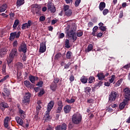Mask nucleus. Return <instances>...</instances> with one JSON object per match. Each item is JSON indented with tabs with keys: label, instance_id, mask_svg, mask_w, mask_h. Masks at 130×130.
Wrapping results in <instances>:
<instances>
[{
	"label": "nucleus",
	"instance_id": "f03ea898",
	"mask_svg": "<svg viewBox=\"0 0 130 130\" xmlns=\"http://www.w3.org/2000/svg\"><path fill=\"white\" fill-rule=\"evenodd\" d=\"M31 8L34 14H36L37 16H41L42 13L41 12V7L37 4H33L31 5Z\"/></svg>",
	"mask_w": 130,
	"mask_h": 130
},
{
	"label": "nucleus",
	"instance_id": "4be33fe9",
	"mask_svg": "<svg viewBox=\"0 0 130 130\" xmlns=\"http://www.w3.org/2000/svg\"><path fill=\"white\" fill-rule=\"evenodd\" d=\"M29 79V81H30V82L34 84V83H35V80H38V77H36L35 76H33L32 75H30L28 77Z\"/></svg>",
	"mask_w": 130,
	"mask_h": 130
},
{
	"label": "nucleus",
	"instance_id": "c9c22d12",
	"mask_svg": "<svg viewBox=\"0 0 130 130\" xmlns=\"http://www.w3.org/2000/svg\"><path fill=\"white\" fill-rule=\"evenodd\" d=\"M88 81L90 84H92V83L95 81V78L93 76L89 77L88 78Z\"/></svg>",
	"mask_w": 130,
	"mask_h": 130
},
{
	"label": "nucleus",
	"instance_id": "9d476101",
	"mask_svg": "<svg viewBox=\"0 0 130 130\" xmlns=\"http://www.w3.org/2000/svg\"><path fill=\"white\" fill-rule=\"evenodd\" d=\"M18 50L20 52L26 53L27 52V45L25 44H21L19 47Z\"/></svg>",
	"mask_w": 130,
	"mask_h": 130
},
{
	"label": "nucleus",
	"instance_id": "3c124183",
	"mask_svg": "<svg viewBox=\"0 0 130 130\" xmlns=\"http://www.w3.org/2000/svg\"><path fill=\"white\" fill-rule=\"evenodd\" d=\"M13 47H17L18 46V41H14L12 44Z\"/></svg>",
	"mask_w": 130,
	"mask_h": 130
},
{
	"label": "nucleus",
	"instance_id": "e2e57ef3",
	"mask_svg": "<svg viewBox=\"0 0 130 130\" xmlns=\"http://www.w3.org/2000/svg\"><path fill=\"white\" fill-rule=\"evenodd\" d=\"M85 91L88 93H90V92H91V88L90 87H86L85 88Z\"/></svg>",
	"mask_w": 130,
	"mask_h": 130
},
{
	"label": "nucleus",
	"instance_id": "680f3d73",
	"mask_svg": "<svg viewBox=\"0 0 130 130\" xmlns=\"http://www.w3.org/2000/svg\"><path fill=\"white\" fill-rule=\"evenodd\" d=\"M42 85H43V81H40L37 84V86H39V87H42Z\"/></svg>",
	"mask_w": 130,
	"mask_h": 130
},
{
	"label": "nucleus",
	"instance_id": "a19ab883",
	"mask_svg": "<svg viewBox=\"0 0 130 130\" xmlns=\"http://www.w3.org/2000/svg\"><path fill=\"white\" fill-rule=\"evenodd\" d=\"M61 110H62V107H58L56 110V113H60V112H61Z\"/></svg>",
	"mask_w": 130,
	"mask_h": 130
},
{
	"label": "nucleus",
	"instance_id": "dca6fc26",
	"mask_svg": "<svg viewBox=\"0 0 130 130\" xmlns=\"http://www.w3.org/2000/svg\"><path fill=\"white\" fill-rule=\"evenodd\" d=\"M8 107H9V105L7 103L2 102L0 104V108L3 111L5 110V108H8Z\"/></svg>",
	"mask_w": 130,
	"mask_h": 130
},
{
	"label": "nucleus",
	"instance_id": "09e8293b",
	"mask_svg": "<svg viewBox=\"0 0 130 130\" xmlns=\"http://www.w3.org/2000/svg\"><path fill=\"white\" fill-rule=\"evenodd\" d=\"M102 85V82H99V83H98L94 86V88H96V89H98V88H99V87H100V86H101Z\"/></svg>",
	"mask_w": 130,
	"mask_h": 130
},
{
	"label": "nucleus",
	"instance_id": "a211bd4d",
	"mask_svg": "<svg viewBox=\"0 0 130 130\" xmlns=\"http://www.w3.org/2000/svg\"><path fill=\"white\" fill-rule=\"evenodd\" d=\"M23 65L21 62H18L15 64V68H16L17 70H22L23 69Z\"/></svg>",
	"mask_w": 130,
	"mask_h": 130
},
{
	"label": "nucleus",
	"instance_id": "49530a36",
	"mask_svg": "<svg viewBox=\"0 0 130 130\" xmlns=\"http://www.w3.org/2000/svg\"><path fill=\"white\" fill-rule=\"evenodd\" d=\"M76 34L78 37H81V36H83V31L80 30L79 31H77Z\"/></svg>",
	"mask_w": 130,
	"mask_h": 130
},
{
	"label": "nucleus",
	"instance_id": "0e129e2a",
	"mask_svg": "<svg viewBox=\"0 0 130 130\" xmlns=\"http://www.w3.org/2000/svg\"><path fill=\"white\" fill-rule=\"evenodd\" d=\"M27 88H29V89H34V84H32L30 83V84H29V86H27Z\"/></svg>",
	"mask_w": 130,
	"mask_h": 130
},
{
	"label": "nucleus",
	"instance_id": "58836bf2",
	"mask_svg": "<svg viewBox=\"0 0 130 130\" xmlns=\"http://www.w3.org/2000/svg\"><path fill=\"white\" fill-rule=\"evenodd\" d=\"M71 10L70 9V6L68 5H64L63 6V11L64 12Z\"/></svg>",
	"mask_w": 130,
	"mask_h": 130
},
{
	"label": "nucleus",
	"instance_id": "774afa93",
	"mask_svg": "<svg viewBox=\"0 0 130 130\" xmlns=\"http://www.w3.org/2000/svg\"><path fill=\"white\" fill-rule=\"evenodd\" d=\"M58 82H59V80H58V79H57V78H55L54 79V82H53V83H54V84H57V83H58Z\"/></svg>",
	"mask_w": 130,
	"mask_h": 130
},
{
	"label": "nucleus",
	"instance_id": "79ce46f5",
	"mask_svg": "<svg viewBox=\"0 0 130 130\" xmlns=\"http://www.w3.org/2000/svg\"><path fill=\"white\" fill-rule=\"evenodd\" d=\"M114 80H115V75H112L111 79H109L110 83H113Z\"/></svg>",
	"mask_w": 130,
	"mask_h": 130
},
{
	"label": "nucleus",
	"instance_id": "b1692460",
	"mask_svg": "<svg viewBox=\"0 0 130 130\" xmlns=\"http://www.w3.org/2000/svg\"><path fill=\"white\" fill-rule=\"evenodd\" d=\"M16 120L18 124H20V125L23 126V120H22L21 118H20L19 117H16Z\"/></svg>",
	"mask_w": 130,
	"mask_h": 130
},
{
	"label": "nucleus",
	"instance_id": "a878e982",
	"mask_svg": "<svg viewBox=\"0 0 130 130\" xmlns=\"http://www.w3.org/2000/svg\"><path fill=\"white\" fill-rule=\"evenodd\" d=\"M7 8H8L7 4H3L1 7L0 13H3V12H5V11L7 10Z\"/></svg>",
	"mask_w": 130,
	"mask_h": 130
},
{
	"label": "nucleus",
	"instance_id": "f257e3e1",
	"mask_svg": "<svg viewBox=\"0 0 130 130\" xmlns=\"http://www.w3.org/2000/svg\"><path fill=\"white\" fill-rule=\"evenodd\" d=\"M76 31H77V26L73 24L71 25L69 30L67 32L68 38L73 40V42H75L77 38V36H76Z\"/></svg>",
	"mask_w": 130,
	"mask_h": 130
},
{
	"label": "nucleus",
	"instance_id": "37998d69",
	"mask_svg": "<svg viewBox=\"0 0 130 130\" xmlns=\"http://www.w3.org/2000/svg\"><path fill=\"white\" fill-rule=\"evenodd\" d=\"M109 13V10L107 9H105L103 11V14L104 16H106Z\"/></svg>",
	"mask_w": 130,
	"mask_h": 130
},
{
	"label": "nucleus",
	"instance_id": "69168bd1",
	"mask_svg": "<svg viewBox=\"0 0 130 130\" xmlns=\"http://www.w3.org/2000/svg\"><path fill=\"white\" fill-rule=\"evenodd\" d=\"M70 66H71V63L70 62H69L67 64H65L64 69H69V68H70Z\"/></svg>",
	"mask_w": 130,
	"mask_h": 130
},
{
	"label": "nucleus",
	"instance_id": "de8ad7c7",
	"mask_svg": "<svg viewBox=\"0 0 130 130\" xmlns=\"http://www.w3.org/2000/svg\"><path fill=\"white\" fill-rule=\"evenodd\" d=\"M66 102H67V103H70V104L74 103V102H75V99H71V100L67 99L66 100Z\"/></svg>",
	"mask_w": 130,
	"mask_h": 130
},
{
	"label": "nucleus",
	"instance_id": "bb28decb",
	"mask_svg": "<svg viewBox=\"0 0 130 130\" xmlns=\"http://www.w3.org/2000/svg\"><path fill=\"white\" fill-rule=\"evenodd\" d=\"M24 0H17L16 2V5L17 7H21L22 5H24L25 2Z\"/></svg>",
	"mask_w": 130,
	"mask_h": 130
},
{
	"label": "nucleus",
	"instance_id": "c85d7f7f",
	"mask_svg": "<svg viewBox=\"0 0 130 130\" xmlns=\"http://www.w3.org/2000/svg\"><path fill=\"white\" fill-rule=\"evenodd\" d=\"M97 30H98V26H94L92 29V32L91 34L93 36H96V32H97Z\"/></svg>",
	"mask_w": 130,
	"mask_h": 130
},
{
	"label": "nucleus",
	"instance_id": "c03bdc74",
	"mask_svg": "<svg viewBox=\"0 0 130 130\" xmlns=\"http://www.w3.org/2000/svg\"><path fill=\"white\" fill-rule=\"evenodd\" d=\"M80 4H81V0H76L75 3V7H79L80 5Z\"/></svg>",
	"mask_w": 130,
	"mask_h": 130
},
{
	"label": "nucleus",
	"instance_id": "4d7b16f0",
	"mask_svg": "<svg viewBox=\"0 0 130 130\" xmlns=\"http://www.w3.org/2000/svg\"><path fill=\"white\" fill-rule=\"evenodd\" d=\"M130 68V63L127 64V65H125L123 66L122 69H125L126 70H127V69H129Z\"/></svg>",
	"mask_w": 130,
	"mask_h": 130
},
{
	"label": "nucleus",
	"instance_id": "ddd939ff",
	"mask_svg": "<svg viewBox=\"0 0 130 130\" xmlns=\"http://www.w3.org/2000/svg\"><path fill=\"white\" fill-rule=\"evenodd\" d=\"M39 51L41 53H43L46 51V44L45 43H41L40 44V47Z\"/></svg>",
	"mask_w": 130,
	"mask_h": 130
},
{
	"label": "nucleus",
	"instance_id": "052dcab7",
	"mask_svg": "<svg viewBox=\"0 0 130 130\" xmlns=\"http://www.w3.org/2000/svg\"><path fill=\"white\" fill-rule=\"evenodd\" d=\"M99 28L102 31H106V26H103L102 27H100Z\"/></svg>",
	"mask_w": 130,
	"mask_h": 130
},
{
	"label": "nucleus",
	"instance_id": "6e6552de",
	"mask_svg": "<svg viewBox=\"0 0 130 130\" xmlns=\"http://www.w3.org/2000/svg\"><path fill=\"white\" fill-rule=\"evenodd\" d=\"M33 24V22L31 20H28L27 23H25L22 25L21 29L22 30H26V29H28V28H30L31 26H32Z\"/></svg>",
	"mask_w": 130,
	"mask_h": 130
},
{
	"label": "nucleus",
	"instance_id": "9b49d317",
	"mask_svg": "<svg viewBox=\"0 0 130 130\" xmlns=\"http://www.w3.org/2000/svg\"><path fill=\"white\" fill-rule=\"evenodd\" d=\"M124 97L126 100H130V89L125 88L124 89Z\"/></svg>",
	"mask_w": 130,
	"mask_h": 130
},
{
	"label": "nucleus",
	"instance_id": "e433bc0d",
	"mask_svg": "<svg viewBox=\"0 0 130 130\" xmlns=\"http://www.w3.org/2000/svg\"><path fill=\"white\" fill-rule=\"evenodd\" d=\"M50 89H52V91H55V90H56V84L52 83L50 86Z\"/></svg>",
	"mask_w": 130,
	"mask_h": 130
},
{
	"label": "nucleus",
	"instance_id": "f704fd0d",
	"mask_svg": "<svg viewBox=\"0 0 130 130\" xmlns=\"http://www.w3.org/2000/svg\"><path fill=\"white\" fill-rule=\"evenodd\" d=\"M19 20L16 19L14 23V24L13 25V28L14 29H16V28H17V26H18V25H19Z\"/></svg>",
	"mask_w": 130,
	"mask_h": 130
},
{
	"label": "nucleus",
	"instance_id": "338daca9",
	"mask_svg": "<svg viewBox=\"0 0 130 130\" xmlns=\"http://www.w3.org/2000/svg\"><path fill=\"white\" fill-rule=\"evenodd\" d=\"M63 37H64V34L63 33H61L59 36V38L60 39H62Z\"/></svg>",
	"mask_w": 130,
	"mask_h": 130
},
{
	"label": "nucleus",
	"instance_id": "20e7f679",
	"mask_svg": "<svg viewBox=\"0 0 130 130\" xmlns=\"http://www.w3.org/2000/svg\"><path fill=\"white\" fill-rule=\"evenodd\" d=\"M53 106H54V102L53 101H51L48 104L45 116L46 118H49V113L51 111V109L53 108Z\"/></svg>",
	"mask_w": 130,
	"mask_h": 130
},
{
	"label": "nucleus",
	"instance_id": "39448f33",
	"mask_svg": "<svg viewBox=\"0 0 130 130\" xmlns=\"http://www.w3.org/2000/svg\"><path fill=\"white\" fill-rule=\"evenodd\" d=\"M30 98L31 94L29 92L26 93L22 101L23 104H24V105H27V104H29Z\"/></svg>",
	"mask_w": 130,
	"mask_h": 130
},
{
	"label": "nucleus",
	"instance_id": "1a4fd4ad",
	"mask_svg": "<svg viewBox=\"0 0 130 130\" xmlns=\"http://www.w3.org/2000/svg\"><path fill=\"white\" fill-rule=\"evenodd\" d=\"M21 34L20 32H12L10 34V40H14L15 39V38H19L20 37V35Z\"/></svg>",
	"mask_w": 130,
	"mask_h": 130
},
{
	"label": "nucleus",
	"instance_id": "7c9ffc66",
	"mask_svg": "<svg viewBox=\"0 0 130 130\" xmlns=\"http://www.w3.org/2000/svg\"><path fill=\"white\" fill-rule=\"evenodd\" d=\"M64 14L66 16H67V17H71V16H72V14H73V12L71 9H70L69 10L66 11L64 12Z\"/></svg>",
	"mask_w": 130,
	"mask_h": 130
},
{
	"label": "nucleus",
	"instance_id": "ea45409f",
	"mask_svg": "<svg viewBox=\"0 0 130 130\" xmlns=\"http://www.w3.org/2000/svg\"><path fill=\"white\" fill-rule=\"evenodd\" d=\"M60 57H61V53H58L55 55L54 59L57 60L58 58H60Z\"/></svg>",
	"mask_w": 130,
	"mask_h": 130
},
{
	"label": "nucleus",
	"instance_id": "423d86ee",
	"mask_svg": "<svg viewBox=\"0 0 130 130\" xmlns=\"http://www.w3.org/2000/svg\"><path fill=\"white\" fill-rule=\"evenodd\" d=\"M117 97H118V93L116 91H112L109 94V101L110 102L115 101Z\"/></svg>",
	"mask_w": 130,
	"mask_h": 130
},
{
	"label": "nucleus",
	"instance_id": "5fc2aeb1",
	"mask_svg": "<svg viewBox=\"0 0 130 130\" xmlns=\"http://www.w3.org/2000/svg\"><path fill=\"white\" fill-rule=\"evenodd\" d=\"M40 21L41 22H43L44 21H45V16H42L40 17Z\"/></svg>",
	"mask_w": 130,
	"mask_h": 130
},
{
	"label": "nucleus",
	"instance_id": "603ef678",
	"mask_svg": "<svg viewBox=\"0 0 130 130\" xmlns=\"http://www.w3.org/2000/svg\"><path fill=\"white\" fill-rule=\"evenodd\" d=\"M69 80L70 82H74V81H75V77L74 75H71L69 78Z\"/></svg>",
	"mask_w": 130,
	"mask_h": 130
},
{
	"label": "nucleus",
	"instance_id": "a18cd8bd",
	"mask_svg": "<svg viewBox=\"0 0 130 130\" xmlns=\"http://www.w3.org/2000/svg\"><path fill=\"white\" fill-rule=\"evenodd\" d=\"M24 85L25 86V87H29V85H30V81H27V80H25L24 81Z\"/></svg>",
	"mask_w": 130,
	"mask_h": 130
},
{
	"label": "nucleus",
	"instance_id": "4468645a",
	"mask_svg": "<svg viewBox=\"0 0 130 130\" xmlns=\"http://www.w3.org/2000/svg\"><path fill=\"white\" fill-rule=\"evenodd\" d=\"M9 55L13 57H16V56H18V51L16 48H13L11 51H10Z\"/></svg>",
	"mask_w": 130,
	"mask_h": 130
},
{
	"label": "nucleus",
	"instance_id": "2eb2a0df",
	"mask_svg": "<svg viewBox=\"0 0 130 130\" xmlns=\"http://www.w3.org/2000/svg\"><path fill=\"white\" fill-rule=\"evenodd\" d=\"M71 109H72V107L70 105H66L64 107L63 110L65 113H70L71 112Z\"/></svg>",
	"mask_w": 130,
	"mask_h": 130
},
{
	"label": "nucleus",
	"instance_id": "c756f323",
	"mask_svg": "<svg viewBox=\"0 0 130 130\" xmlns=\"http://www.w3.org/2000/svg\"><path fill=\"white\" fill-rule=\"evenodd\" d=\"M125 105H126V103H125V102H123L121 103L119 107V109H120L121 110H122V109H123V108H124V107H125Z\"/></svg>",
	"mask_w": 130,
	"mask_h": 130
},
{
	"label": "nucleus",
	"instance_id": "393cba45",
	"mask_svg": "<svg viewBox=\"0 0 130 130\" xmlns=\"http://www.w3.org/2000/svg\"><path fill=\"white\" fill-rule=\"evenodd\" d=\"M80 81L83 84H87V82H88V78L85 76H83L81 78Z\"/></svg>",
	"mask_w": 130,
	"mask_h": 130
},
{
	"label": "nucleus",
	"instance_id": "4c0bfd02",
	"mask_svg": "<svg viewBox=\"0 0 130 130\" xmlns=\"http://www.w3.org/2000/svg\"><path fill=\"white\" fill-rule=\"evenodd\" d=\"M92 49H93V45H92V44H89L88 46L87 50H86V51L87 52H90V51H91Z\"/></svg>",
	"mask_w": 130,
	"mask_h": 130
},
{
	"label": "nucleus",
	"instance_id": "13d9d810",
	"mask_svg": "<svg viewBox=\"0 0 130 130\" xmlns=\"http://www.w3.org/2000/svg\"><path fill=\"white\" fill-rule=\"evenodd\" d=\"M63 106L62 105V102H61V101H59L58 102V107L62 108Z\"/></svg>",
	"mask_w": 130,
	"mask_h": 130
},
{
	"label": "nucleus",
	"instance_id": "bf43d9fd",
	"mask_svg": "<svg viewBox=\"0 0 130 130\" xmlns=\"http://www.w3.org/2000/svg\"><path fill=\"white\" fill-rule=\"evenodd\" d=\"M9 78V76H6L3 79H2L0 80V83H3V82H4V81H6V80H7V79Z\"/></svg>",
	"mask_w": 130,
	"mask_h": 130
},
{
	"label": "nucleus",
	"instance_id": "2f4dec72",
	"mask_svg": "<svg viewBox=\"0 0 130 130\" xmlns=\"http://www.w3.org/2000/svg\"><path fill=\"white\" fill-rule=\"evenodd\" d=\"M14 57L11 56L10 55H9V56L8 57L7 59V62L8 64H10L14 60Z\"/></svg>",
	"mask_w": 130,
	"mask_h": 130
},
{
	"label": "nucleus",
	"instance_id": "72a5a7b5",
	"mask_svg": "<svg viewBox=\"0 0 130 130\" xmlns=\"http://www.w3.org/2000/svg\"><path fill=\"white\" fill-rule=\"evenodd\" d=\"M65 47L66 48H70L71 46H70V40L66 39L65 41Z\"/></svg>",
	"mask_w": 130,
	"mask_h": 130
},
{
	"label": "nucleus",
	"instance_id": "6ab92c4d",
	"mask_svg": "<svg viewBox=\"0 0 130 130\" xmlns=\"http://www.w3.org/2000/svg\"><path fill=\"white\" fill-rule=\"evenodd\" d=\"M7 51H8V50L6 48L0 49V57H3L4 55L7 53Z\"/></svg>",
	"mask_w": 130,
	"mask_h": 130
},
{
	"label": "nucleus",
	"instance_id": "aec40b11",
	"mask_svg": "<svg viewBox=\"0 0 130 130\" xmlns=\"http://www.w3.org/2000/svg\"><path fill=\"white\" fill-rule=\"evenodd\" d=\"M18 110L21 118H24L26 117V114H25V111H23V110L21 109V108H19Z\"/></svg>",
	"mask_w": 130,
	"mask_h": 130
},
{
	"label": "nucleus",
	"instance_id": "cd10ccee",
	"mask_svg": "<svg viewBox=\"0 0 130 130\" xmlns=\"http://www.w3.org/2000/svg\"><path fill=\"white\" fill-rule=\"evenodd\" d=\"M97 77L99 78V80H103L105 78V75L104 74L100 73L97 75Z\"/></svg>",
	"mask_w": 130,
	"mask_h": 130
},
{
	"label": "nucleus",
	"instance_id": "f8f14e48",
	"mask_svg": "<svg viewBox=\"0 0 130 130\" xmlns=\"http://www.w3.org/2000/svg\"><path fill=\"white\" fill-rule=\"evenodd\" d=\"M67 124L63 123L62 124L57 125L55 128L56 130H67Z\"/></svg>",
	"mask_w": 130,
	"mask_h": 130
},
{
	"label": "nucleus",
	"instance_id": "6e6d98bb",
	"mask_svg": "<svg viewBox=\"0 0 130 130\" xmlns=\"http://www.w3.org/2000/svg\"><path fill=\"white\" fill-rule=\"evenodd\" d=\"M43 94H44V90L42 89L39 93V97H41V96H42V95H43Z\"/></svg>",
	"mask_w": 130,
	"mask_h": 130
},
{
	"label": "nucleus",
	"instance_id": "864d4df0",
	"mask_svg": "<svg viewBox=\"0 0 130 130\" xmlns=\"http://www.w3.org/2000/svg\"><path fill=\"white\" fill-rule=\"evenodd\" d=\"M54 127L53 126H51L50 125H49L47 128L46 130H53Z\"/></svg>",
	"mask_w": 130,
	"mask_h": 130
},
{
	"label": "nucleus",
	"instance_id": "8fccbe9b",
	"mask_svg": "<svg viewBox=\"0 0 130 130\" xmlns=\"http://www.w3.org/2000/svg\"><path fill=\"white\" fill-rule=\"evenodd\" d=\"M120 85H121V80H118L116 83L115 84V87H118L119 86H120Z\"/></svg>",
	"mask_w": 130,
	"mask_h": 130
},
{
	"label": "nucleus",
	"instance_id": "0eeeda50",
	"mask_svg": "<svg viewBox=\"0 0 130 130\" xmlns=\"http://www.w3.org/2000/svg\"><path fill=\"white\" fill-rule=\"evenodd\" d=\"M48 10L50 11L51 13H55L56 11V9H55V7L53 5V3L52 2H48L47 5Z\"/></svg>",
	"mask_w": 130,
	"mask_h": 130
},
{
	"label": "nucleus",
	"instance_id": "473e14b6",
	"mask_svg": "<svg viewBox=\"0 0 130 130\" xmlns=\"http://www.w3.org/2000/svg\"><path fill=\"white\" fill-rule=\"evenodd\" d=\"M73 54V53L71 51L67 52L66 54V58L68 59H71L72 58V55Z\"/></svg>",
	"mask_w": 130,
	"mask_h": 130
},
{
	"label": "nucleus",
	"instance_id": "412c9836",
	"mask_svg": "<svg viewBox=\"0 0 130 130\" xmlns=\"http://www.w3.org/2000/svg\"><path fill=\"white\" fill-rule=\"evenodd\" d=\"M10 91H8V89H7V88L4 89V92L2 93V95L4 97V98H6V97H9V96L10 95Z\"/></svg>",
	"mask_w": 130,
	"mask_h": 130
},
{
	"label": "nucleus",
	"instance_id": "7ed1b4c3",
	"mask_svg": "<svg viewBox=\"0 0 130 130\" xmlns=\"http://www.w3.org/2000/svg\"><path fill=\"white\" fill-rule=\"evenodd\" d=\"M82 121V116L80 114H74L72 116V122L74 124H79Z\"/></svg>",
	"mask_w": 130,
	"mask_h": 130
},
{
	"label": "nucleus",
	"instance_id": "f3484780",
	"mask_svg": "<svg viewBox=\"0 0 130 130\" xmlns=\"http://www.w3.org/2000/svg\"><path fill=\"white\" fill-rule=\"evenodd\" d=\"M10 120V118L9 117H6L4 120V126L8 128L9 127V121Z\"/></svg>",
	"mask_w": 130,
	"mask_h": 130
},
{
	"label": "nucleus",
	"instance_id": "5701e85b",
	"mask_svg": "<svg viewBox=\"0 0 130 130\" xmlns=\"http://www.w3.org/2000/svg\"><path fill=\"white\" fill-rule=\"evenodd\" d=\"M106 7V4L104 2H101L99 5V9L101 11H103L105 7Z\"/></svg>",
	"mask_w": 130,
	"mask_h": 130
}]
</instances>
